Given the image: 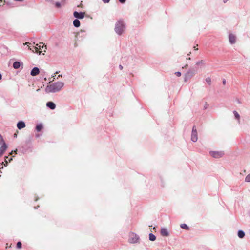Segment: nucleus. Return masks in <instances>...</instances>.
I'll use <instances>...</instances> for the list:
<instances>
[{"mask_svg": "<svg viewBox=\"0 0 250 250\" xmlns=\"http://www.w3.org/2000/svg\"><path fill=\"white\" fill-rule=\"evenodd\" d=\"M64 83L62 82H57L47 85L45 88L46 92L56 93L60 91L64 86Z\"/></svg>", "mask_w": 250, "mask_h": 250, "instance_id": "1", "label": "nucleus"}, {"mask_svg": "<svg viewBox=\"0 0 250 250\" xmlns=\"http://www.w3.org/2000/svg\"><path fill=\"white\" fill-rule=\"evenodd\" d=\"M125 25L122 20H119L115 24V31L117 34L120 36L124 32Z\"/></svg>", "mask_w": 250, "mask_h": 250, "instance_id": "2", "label": "nucleus"}, {"mask_svg": "<svg viewBox=\"0 0 250 250\" xmlns=\"http://www.w3.org/2000/svg\"><path fill=\"white\" fill-rule=\"evenodd\" d=\"M197 72V69H189L185 74L184 77L185 82H187L193 77Z\"/></svg>", "mask_w": 250, "mask_h": 250, "instance_id": "3", "label": "nucleus"}, {"mask_svg": "<svg viewBox=\"0 0 250 250\" xmlns=\"http://www.w3.org/2000/svg\"><path fill=\"white\" fill-rule=\"evenodd\" d=\"M139 239V236L135 233H131L129 235V242L130 243H136Z\"/></svg>", "mask_w": 250, "mask_h": 250, "instance_id": "4", "label": "nucleus"}, {"mask_svg": "<svg viewBox=\"0 0 250 250\" xmlns=\"http://www.w3.org/2000/svg\"><path fill=\"white\" fill-rule=\"evenodd\" d=\"M191 140L193 142H196L198 140L197 131L195 126H194L192 128Z\"/></svg>", "mask_w": 250, "mask_h": 250, "instance_id": "5", "label": "nucleus"}, {"mask_svg": "<svg viewBox=\"0 0 250 250\" xmlns=\"http://www.w3.org/2000/svg\"><path fill=\"white\" fill-rule=\"evenodd\" d=\"M210 155L213 158H219L222 157L224 153L223 151H211L209 152Z\"/></svg>", "mask_w": 250, "mask_h": 250, "instance_id": "6", "label": "nucleus"}, {"mask_svg": "<svg viewBox=\"0 0 250 250\" xmlns=\"http://www.w3.org/2000/svg\"><path fill=\"white\" fill-rule=\"evenodd\" d=\"M48 2H51L53 4H54L55 7L57 8H61L62 6L64 5L65 3V0H61L60 2H54L53 0H46Z\"/></svg>", "mask_w": 250, "mask_h": 250, "instance_id": "7", "label": "nucleus"}, {"mask_svg": "<svg viewBox=\"0 0 250 250\" xmlns=\"http://www.w3.org/2000/svg\"><path fill=\"white\" fill-rule=\"evenodd\" d=\"M44 48H45V49H46V46H44V45L42 46L38 45V44H36V46H33V48H30V47H29V49L30 50H32L33 52H38L39 49H41L42 51Z\"/></svg>", "mask_w": 250, "mask_h": 250, "instance_id": "8", "label": "nucleus"}, {"mask_svg": "<svg viewBox=\"0 0 250 250\" xmlns=\"http://www.w3.org/2000/svg\"><path fill=\"white\" fill-rule=\"evenodd\" d=\"M75 17L77 19H75L73 21V25L75 27H79L80 26V21L79 20V19H82L84 17Z\"/></svg>", "mask_w": 250, "mask_h": 250, "instance_id": "9", "label": "nucleus"}, {"mask_svg": "<svg viewBox=\"0 0 250 250\" xmlns=\"http://www.w3.org/2000/svg\"><path fill=\"white\" fill-rule=\"evenodd\" d=\"M40 73V70L38 67H35L31 71L30 75L32 76H35L39 74Z\"/></svg>", "mask_w": 250, "mask_h": 250, "instance_id": "10", "label": "nucleus"}, {"mask_svg": "<svg viewBox=\"0 0 250 250\" xmlns=\"http://www.w3.org/2000/svg\"><path fill=\"white\" fill-rule=\"evenodd\" d=\"M46 106L51 109V110H54L56 108V104H55L53 102H48L47 103H46Z\"/></svg>", "mask_w": 250, "mask_h": 250, "instance_id": "11", "label": "nucleus"}, {"mask_svg": "<svg viewBox=\"0 0 250 250\" xmlns=\"http://www.w3.org/2000/svg\"><path fill=\"white\" fill-rule=\"evenodd\" d=\"M25 125V123L22 121H19L17 124V127L20 130L24 128Z\"/></svg>", "mask_w": 250, "mask_h": 250, "instance_id": "12", "label": "nucleus"}, {"mask_svg": "<svg viewBox=\"0 0 250 250\" xmlns=\"http://www.w3.org/2000/svg\"><path fill=\"white\" fill-rule=\"evenodd\" d=\"M229 41L231 44L235 43L236 42V37L234 35L230 34L229 35Z\"/></svg>", "mask_w": 250, "mask_h": 250, "instance_id": "13", "label": "nucleus"}, {"mask_svg": "<svg viewBox=\"0 0 250 250\" xmlns=\"http://www.w3.org/2000/svg\"><path fill=\"white\" fill-rule=\"evenodd\" d=\"M161 234L163 236H169V232L167 229L165 228H162L161 230Z\"/></svg>", "mask_w": 250, "mask_h": 250, "instance_id": "14", "label": "nucleus"}, {"mask_svg": "<svg viewBox=\"0 0 250 250\" xmlns=\"http://www.w3.org/2000/svg\"><path fill=\"white\" fill-rule=\"evenodd\" d=\"M1 146L0 147V151H1V152L4 153V151L6 150V149L7 147V146L6 143L4 142V141H3V142L1 143Z\"/></svg>", "mask_w": 250, "mask_h": 250, "instance_id": "15", "label": "nucleus"}, {"mask_svg": "<svg viewBox=\"0 0 250 250\" xmlns=\"http://www.w3.org/2000/svg\"><path fill=\"white\" fill-rule=\"evenodd\" d=\"M245 235V232L242 230H239L238 231V236L240 238H243Z\"/></svg>", "mask_w": 250, "mask_h": 250, "instance_id": "16", "label": "nucleus"}, {"mask_svg": "<svg viewBox=\"0 0 250 250\" xmlns=\"http://www.w3.org/2000/svg\"><path fill=\"white\" fill-rule=\"evenodd\" d=\"M43 125L42 123H40L37 125L36 126V130L37 132H40L43 128Z\"/></svg>", "mask_w": 250, "mask_h": 250, "instance_id": "17", "label": "nucleus"}, {"mask_svg": "<svg viewBox=\"0 0 250 250\" xmlns=\"http://www.w3.org/2000/svg\"><path fill=\"white\" fill-rule=\"evenodd\" d=\"M21 66L20 62L18 61H15L13 64V67L15 69H18Z\"/></svg>", "mask_w": 250, "mask_h": 250, "instance_id": "18", "label": "nucleus"}, {"mask_svg": "<svg viewBox=\"0 0 250 250\" xmlns=\"http://www.w3.org/2000/svg\"><path fill=\"white\" fill-rule=\"evenodd\" d=\"M156 237L155 236V235H154L153 234L150 233L149 234V240H150L151 241H155L156 240Z\"/></svg>", "mask_w": 250, "mask_h": 250, "instance_id": "19", "label": "nucleus"}, {"mask_svg": "<svg viewBox=\"0 0 250 250\" xmlns=\"http://www.w3.org/2000/svg\"><path fill=\"white\" fill-rule=\"evenodd\" d=\"M233 114L235 118L238 120V123H240V115L236 111H233Z\"/></svg>", "mask_w": 250, "mask_h": 250, "instance_id": "20", "label": "nucleus"}, {"mask_svg": "<svg viewBox=\"0 0 250 250\" xmlns=\"http://www.w3.org/2000/svg\"><path fill=\"white\" fill-rule=\"evenodd\" d=\"M12 160V158L11 157L9 158L8 156H5V166H7L8 163V162H10Z\"/></svg>", "mask_w": 250, "mask_h": 250, "instance_id": "21", "label": "nucleus"}, {"mask_svg": "<svg viewBox=\"0 0 250 250\" xmlns=\"http://www.w3.org/2000/svg\"><path fill=\"white\" fill-rule=\"evenodd\" d=\"M180 227L186 230H188L189 229V227L186 224H181L180 225Z\"/></svg>", "mask_w": 250, "mask_h": 250, "instance_id": "22", "label": "nucleus"}, {"mask_svg": "<svg viewBox=\"0 0 250 250\" xmlns=\"http://www.w3.org/2000/svg\"><path fill=\"white\" fill-rule=\"evenodd\" d=\"M84 13L83 12H74L73 14V16H84Z\"/></svg>", "mask_w": 250, "mask_h": 250, "instance_id": "23", "label": "nucleus"}, {"mask_svg": "<svg viewBox=\"0 0 250 250\" xmlns=\"http://www.w3.org/2000/svg\"><path fill=\"white\" fill-rule=\"evenodd\" d=\"M204 64H205V63L203 60L199 61L196 63V65L197 66H201V65H203Z\"/></svg>", "mask_w": 250, "mask_h": 250, "instance_id": "24", "label": "nucleus"}, {"mask_svg": "<svg viewBox=\"0 0 250 250\" xmlns=\"http://www.w3.org/2000/svg\"><path fill=\"white\" fill-rule=\"evenodd\" d=\"M206 82L208 84V85H211V79L209 77H207L206 78Z\"/></svg>", "mask_w": 250, "mask_h": 250, "instance_id": "25", "label": "nucleus"}, {"mask_svg": "<svg viewBox=\"0 0 250 250\" xmlns=\"http://www.w3.org/2000/svg\"><path fill=\"white\" fill-rule=\"evenodd\" d=\"M245 181L246 182H250V173L246 176Z\"/></svg>", "mask_w": 250, "mask_h": 250, "instance_id": "26", "label": "nucleus"}, {"mask_svg": "<svg viewBox=\"0 0 250 250\" xmlns=\"http://www.w3.org/2000/svg\"><path fill=\"white\" fill-rule=\"evenodd\" d=\"M16 247L18 249L21 248L22 247V243H21V242H20V241L18 242L17 243Z\"/></svg>", "mask_w": 250, "mask_h": 250, "instance_id": "27", "label": "nucleus"}, {"mask_svg": "<svg viewBox=\"0 0 250 250\" xmlns=\"http://www.w3.org/2000/svg\"><path fill=\"white\" fill-rule=\"evenodd\" d=\"M175 74L177 76V77H180L181 76V73L179 71H177V72H176L175 73Z\"/></svg>", "mask_w": 250, "mask_h": 250, "instance_id": "28", "label": "nucleus"}, {"mask_svg": "<svg viewBox=\"0 0 250 250\" xmlns=\"http://www.w3.org/2000/svg\"><path fill=\"white\" fill-rule=\"evenodd\" d=\"M4 139L2 138V136L0 134V144H1V143L3 142Z\"/></svg>", "mask_w": 250, "mask_h": 250, "instance_id": "29", "label": "nucleus"}, {"mask_svg": "<svg viewBox=\"0 0 250 250\" xmlns=\"http://www.w3.org/2000/svg\"><path fill=\"white\" fill-rule=\"evenodd\" d=\"M58 73H59V72H58V71H56V72L54 73V75H53V76H52V77L53 78V80H54V79H56V74H58Z\"/></svg>", "mask_w": 250, "mask_h": 250, "instance_id": "30", "label": "nucleus"}, {"mask_svg": "<svg viewBox=\"0 0 250 250\" xmlns=\"http://www.w3.org/2000/svg\"><path fill=\"white\" fill-rule=\"evenodd\" d=\"M104 3H108L110 0H102Z\"/></svg>", "mask_w": 250, "mask_h": 250, "instance_id": "31", "label": "nucleus"}, {"mask_svg": "<svg viewBox=\"0 0 250 250\" xmlns=\"http://www.w3.org/2000/svg\"><path fill=\"white\" fill-rule=\"evenodd\" d=\"M208 105L207 104V103H206L204 105V109H207L208 107Z\"/></svg>", "mask_w": 250, "mask_h": 250, "instance_id": "32", "label": "nucleus"}, {"mask_svg": "<svg viewBox=\"0 0 250 250\" xmlns=\"http://www.w3.org/2000/svg\"><path fill=\"white\" fill-rule=\"evenodd\" d=\"M119 1L122 3H124L125 2L126 0H119Z\"/></svg>", "mask_w": 250, "mask_h": 250, "instance_id": "33", "label": "nucleus"}, {"mask_svg": "<svg viewBox=\"0 0 250 250\" xmlns=\"http://www.w3.org/2000/svg\"><path fill=\"white\" fill-rule=\"evenodd\" d=\"M222 83H223V84L225 85L226 84V80L225 79H223V81H222Z\"/></svg>", "mask_w": 250, "mask_h": 250, "instance_id": "34", "label": "nucleus"}, {"mask_svg": "<svg viewBox=\"0 0 250 250\" xmlns=\"http://www.w3.org/2000/svg\"><path fill=\"white\" fill-rule=\"evenodd\" d=\"M119 67V68H120L121 70H122V69H123V66H122V65H120Z\"/></svg>", "mask_w": 250, "mask_h": 250, "instance_id": "35", "label": "nucleus"}, {"mask_svg": "<svg viewBox=\"0 0 250 250\" xmlns=\"http://www.w3.org/2000/svg\"><path fill=\"white\" fill-rule=\"evenodd\" d=\"M62 77V75H59L58 77H57V79H58V77Z\"/></svg>", "mask_w": 250, "mask_h": 250, "instance_id": "36", "label": "nucleus"}, {"mask_svg": "<svg viewBox=\"0 0 250 250\" xmlns=\"http://www.w3.org/2000/svg\"><path fill=\"white\" fill-rule=\"evenodd\" d=\"M28 44H29V42H26L24 44V45H27V46H28Z\"/></svg>", "mask_w": 250, "mask_h": 250, "instance_id": "37", "label": "nucleus"}, {"mask_svg": "<svg viewBox=\"0 0 250 250\" xmlns=\"http://www.w3.org/2000/svg\"><path fill=\"white\" fill-rule=\"evenodd\" d=\"M36 137H40V135L39 134H37L36 135Z\"/></svg>", "mask_w": 250, "mask_h": 250, "instance_id": "38", "label": "nucleus"}, {"mask_svg": "<svg viewBox=\"0 0 250 250\" xmlns=\"http://www.w3.org/2000/svg\"><path fill=\"white\" fill-rule=\"evenodd\" d=\"M3 154V152H1V151H0V157Z\"/></svg>", "mask_w": 250, "mask_h": 250, "instance_id": "39", "label": "nucleus"}, {"mask_svg": "<svg viewBox=\"0 0 250 250\" xmlns=\"http://www.w3.org/2000/svg\"><path fill=\"white\" fill-rule=\"evenodd\" d=\"M2 78V75L1 74V73H0V80Z\"/></svg>", "mask_w": 250, "mask_h": 250, "instance_id": "40", "label": "nucleus"}, {"mask_svg": "<svg viewBox=\"0 0 250 250\" xmlns=\"http://www.w3.org/2000/svg\"><path fill=\"white\" fill-rule=\"evenodd\" d=\"M153 230H155V229H156V227H154L153 228Z\"/></svg>", "mask_w": 250, "mask_h": 250, "instance_id": "41", "label": "nucleus"}, {"mask_svg": "<svg viewBox=\"0 0 250 250\" xmlns=\"http://www.w3.org/2000/svg\"><path fill=\"white\" fill-rule=\"evenodd\" d=\"M14 135V137H17V135L16 134H15Z\"/></svg>", "mask_w": 250, "mask_h": 250, "instance_id": "42", "label": "nucleus"}, {"mask_svg": "<svg viewBox=\"0 0 250 250\" xmlns=\"http://www.w3.org/2000/svg\"><path fill=\"white\" fill-rule=\"evenodd\" d=\"M4 162H2V163H1V165H2L3 164Z\"/></svg>", "mask_w": 250, "mask_h": 250, "instance_id": "43", "label": "nucleus"}, {"mask_svg": "<svg viewBox=\"0 0 250 250\" xmlns=\"http://www.w3.org/2000/svg\"><path fill=\"white\" fill-rule=\"evenodd\" d=\"M188 66V64H186V65L185 66V67H187Z\"/></svg>", "mask_w": 250, "mask_h": 250, "instance_id": "44", "label": "nucleus"}, {"mask_svg": "<svg viewBox=\"0 0 250 250\" xmlns=\"http://www.w3.org/2000/svg\"><path fill=\"white\" fill-rule=\"evenodd\" d=\"M3 166L0 167L1 169L3 168Z\"/></svg>", "mask_w": 250, "mask_h": 250, "instance_id": "45", "label": "nucleus"}, {"mask_svg": "<svg viewBox=\"0 0 250 250\" xmlns=\"http://www.w3.org/2000/svg\"><path fill=\"white\" fill-rule=\"evenodd\" d=\"M2 1V0H0V2H1Z\"/></svg>", "mask_w": 250, "mask_h": 250, "instance_id": "46", "label": "nucleus"}, {"mask_svg": "<svg viewBox=\"0 0 250 250\" xmlns=\"http://www.w3.org/2000/svg\"><path fill=\"white\" fill-rule=\"evenodd\" d=\"M0 173H1V171L0 170Z\"/></svg>", "mask_w": 250, "mask_h": 250, "instance_id": "47", "label": "nucleus"}]
</instances>
